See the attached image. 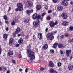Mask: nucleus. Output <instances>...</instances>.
I'll list each match as a JSON object with an SVG mask.
<instances>
[{"mask_svg":"<svg viewBox=\"0 0 73 73\" xmlns=\"http://www.w3.org/2000/svg\"><path fill=\"white\" fill-rule=\"evenodd\" d=\"M27 51L28 53L27 57L29 58H30V60L31 61H32L35 57L34 55V53L29 49H27Z\"/></svg>","mask_w":73,"mask_h":73,"instance_id":"obj_1","label":"nucleus"},{"mask_svg":"<svg viewBox=\"0 0 73 73\" xmlns=\"http://www.w3.org/2000/svg\"><path fill=\"white\" fill-rule=\"evenodd\" d=\"M57 32V31H55L54 32H51L50 33L48 34V36L47 37V40H52L54 39V36L53 35H55V33H56Z\"/></svg>","mask_w":73,"mask_h":73,"instance_id":"obj_2","label":"nucleus"},{"mask_svg":"<svg viewBox=\"0 0 73 73\" xmlns=\"http://www.w3.org/2000/svg\"><path fill=\"white\" fill-rule=\"evenodd\" d=\"M40 24V21H39V20L37 19L36 21V22H34L33 24V27L34 28H37V27Z\"/></svg>","mask_w":73,"mask_h":73,"instance_id":"obj_3","label":"nucleus"},{"mask_svg":"<svg viewBox=\"0 0 73 73\" xmlns=\"http://www.w3.org/2000/svg\"><path fill=\"white\" fill-rule=\"evenodd\" d=\"M17 7L19 8V11H22L23 9V4L21 3H18L17 5Z\"/></svg>","mask_w":73,"mask_h":73,"instance_id":"obj_4","label":"nucleus"},{"mask_svg":"<svg viewBox=\"0 0 73 73\" xmlns=\"http://www.w3.org/2000/svg\"><path fill=\"white\" fill-rule=\"evenodd\" d=\"M13 54V51L10 50L7 53L8 56H12Z\"/></svg>","mask_w":73,"mask_h":73,"instance_id":"obj_5","label":"nucleus"},{"mask_svg":"<svg viewBox=\"0 0 73 73\" xmlns=\"http://www.w3.org/2000/svg\"><path fill=\"white\" fill-rule=\"evenodd\" d=\"M61 16L64 19H66L68 17V15L65 13L62 14Z\"/></svg>","mask_w":73,"mask_h":73,"instance_id":"obj_6","label":"nucleus"},{"mask_svg":"<svg viewBox=\"0 0 73 73\" xmlns=\"http://www.w3.org/2000/svg\"><path fill=\"white\" fill-rule=\"evenodd\" d=\"M62 5H64V6H67L68 5V3L66 1L64 0L62 2Z\"/></svg>","mask_w":73,"mask_h":73,"instance_id":"obj_7","label":"nucleus"},{"mask_svg":"<svg viewBox=\"0 0 73 73\" xmlns=\"http://www.w3.org/2000/svg\"><path fill=\"white\" fill-rule=\"evenodd\" d=\"M66 54H67V56L69 57V54L71 53V50H66Z\"/></svg>","mask_w":73,"mask_h":73,"instance_id":"obj_8","label":"nucleus"},{"mask_svg":"<svg viewBox=\"0 0 73 73\" xmlns=\"http://www.w3.org/2000/svg\"><path fill=\"white\" fill-rule=\"evenodd\" d=\"M68 68L70 70H72L73 69V65L70 64L68 66Z\"/></svg>","mask_w":73,"mask_h":73,"instance_id":"obj_9","label":"nucleus"},{"mask_svg":"<svg viewBox=\"0 0 73 73\" xmlns=\"http://www.w3.org/2000/svg\"><path fill=\"white\" fill-rule=\"evenodd\" d=\"M33 11V9L28 10L26 11V12L28 15H30L31 13H32Z\"/></svg>","mask_w":73,"mask_h":73,"instance_id":"obj_10","label":"nucleus"},{"mask_svg":"<svg viewBox=\"0 0 73 73\" xmlns=\"http://www.w3.org/2000/svg\"><path fill=\"white\" fill-rule=\"evenodd\" d=\"M37 17V15L36 13L34 14L32 16V18L33 20H35Z\"/></svg>","mask_w":73,"mask_h":73,"instance_id":"obj_11","label":"nucleus"},{"mask_svg":"<svg viewBox=\"0 0 73 73\" xmlns=\"http://www.w3.org/2000/svg\"><path fill=\"white\" fill-rule=\"evenodd\" d=\"M20 31V27H18L16 29V31L15 32L16 34H18Z\"/></svg>","mask_w":73,"mask_h":73,"instance_id":"obj_12","label":"nucleus"},{"mask_svg":"<svg viewBox=\"0 0 73 73\" xmlns=\"http://www.w3.org/2000/svg\"><path fill=\"white\" fill-rule=\"evenodd\" d=\"M49 65L50 67H54V64L52 61H50L49 62Z\"/></svg>","mask_w":73,"mask_h":73,"instance_id":"obj_13","label":"nucleus"},{"mask_svg":"<svg viewBox=\"0 0 73 73\" xmlns=\"http://www.w3.org/2000/svg\"><path fill=\"white\" fill-rule=\"evenodd\" d=\"M62 25H63V26H67V25H69V22L66 21L63 22L62 23Z\"/></svg>","mask_w":73,"mask_h":73,"instance_id":"obj_14","label":"nucleus"},{"mask_svg":"<svg viewBox=\"0 0 73 73\" xmlns=\"http://www.w3.org/2000/svg\"><path fill=\"white\" fill-rule=\"evenodd\" d=\"M13 42V39L12 38H10L9 44V45H10V46L12 45V44Z\"/></svg>","mask_w":73,"mask_h":73,"instance_id":"obj_15","label":"nucleus"},{"mask_svg":"<svg viewBox=\"0 0 73 73\" xmlns=\"http://www.w3.org/2000/svg\"><path fill=\"white\" fill-rule=\"evenodd\" d=\"M38 37L39 38L40 40H41L42 38V35L41 33H39L38 35Z\"/></svg>","mask_w":73,"mask_h":73,"instance_id":"obj_16","label":"nucleus"},{"mask_svg":"<svg viewBox=\"0 0 73 73\" xmlns=\"http://www.w3.org/2000/svg\"><path fill=\"white\" fill-rule=\"evenodd\" d=\"M50 73H58V72L57 71H54V69H53V68H51L50 69Z\"/></svg>","mask_w":73,"mask_h":73,"instance_id":"obj_17","label":"nucleus"},{"mask_svg":"<svg viewBox=\"0 0 73 73\" xmlns=\"http://www.w3.org/2000/svg\"><path fill=\"white\" fill-rule=\"evenodd\" d=\"M50 24L51 28H53V27H54V25H55L54 24V23L53 21L50 22Z\"/></svg>","mask_w":73,"mask_h":73,"instance_id":"obj_18","label":"nucleus"},{"mask_svg":"<svg viewBox=\"0 0 73 73\" xmlns=\"http://www.w3.org/2000/svg\"><path fill=\"white\" fill-rule=\"evenodd\" d=\"M3 38L6 40L7 39V38H8V35L6 34H5L3 35Z\"/></svg>","mask_w":73,"mask_h":73,"instance_id":"obj_19","label":"nucleus"},{"mask_svg":"<svg viewBox=\"0 0 73 73\" xmlns=\"http://www.w3.org/2000/svg\"><path fill=\"white\" fill-rule=\"evenodd\" d=\"M48 48V45L47 44H45V45H44L43 46V49H47Z\"/></svg>","mask_w":73,"mask_h":73,"instance_id":"obj_20","label":"nucleus"},{"mask_svg":"<svg viewBox=\"0 0 73 73\" xmlns=\"http://www.w3.org/2000/svg\"><path fill=\"white\" fill-rule=\"evenodd\" d=\"M41 6L40 5H38L36 7V9L38 11H39V10H40L41 9Z\"/></svg>","mask_w":73,"mask_h":73,"instance_id":"obj_21","label":"nucleus"},{"mask_svg":"<svg viewBox=\"0 0 73 73\" xmlns=\"http://www.w3.org/2000/svg\"><path fill=\"white\" fill-rule=\"evenodd\" d=\"M32 3L30 1H28L27 3V7H29L31 5Z\"/></svg>","mask_w":73,"mask_h":73,"instance_id":"obj_22","label":"nucleus"},{"mask_svg":"<svg viewBox=\"0 0 73 73\" xmlns=\"http://www.w3.org/2000/svg\"><path fill=\"white\" fill-rule=\"evenodd\" d=\"M24 22L26 24H27V23H28V22H29V19L27 18H25L24 19Z\"/></svg>","mask_w":73,"mask_h":73,"instance_id":"obj_23","label":"nucleus"},{"mask_svg":"<svg viewBox=\"0 0 73 73\" xmlns=\"http://www.w3.org/2000/svg\"><path fill=\"white\" fill-rule=\"evenodd\" d=\"M57 9L58 11H62V10L63 9V8L62 7H58L57 8Z\"/></svg>","mask_w":73,"mask_h":73,"instance_id":"obj_24","label":"nucleus"},{"mask_svg":"<svg viewBox=\"0 0 73 73\" xmlns=\"http://www.w3.org/2000/svg\"><path fill=\"white\" fill-rule=\"evenodd\" d=\"M14 21L15 22V23H18L19 21L18 20V19L17 18H15L14 19Z\"/></svg>","mask_w":73,"mask_h":73,"instance_id":"obj_25","label":"nucleus"},{"mask_svg":"<svg viewBox=\"0 0 73 73\" xmlns=\"http://www.w3.org/2000/svg\"><path fill=\"white\" fill-rule=\"evenodd\" d=\"M63 46V44L62 43H59V44H58V47L59 48H62Z\"/></svg>","mask_w":73,"mask_h":73,"instance_id":"obj_26","label":"nucleus"},{"mask_svg":"<svg viewBox=\"0 0 73 73\" xmlns=\"http://www.w3.org/2000/svg\"><path fill=\"white\" fill-rule=\"evenodd\" d=\"M23 39L22 38H20L18 41V43L19 44H21V43H22V42H23Z\"/></svg>","mask_w":73,"mask_h":73,"instance_id":"obj_27","label":"nucleus"},{"mask_svg":"<svg viewBox=\"0 0 73 73\" xmlns=\"http://www.w3.org/2000/svg\"><path fill=\"white\" fill-rule=\"evenodd\" d=\"M57 45H58V44L57 43H55L53 45L54 48H57Z\"/></svg>","mask_w":73,"mask_h":73,"instance_id":"obj_28","label":"nucleus"},{"mask_svg":"<svg viewBox=\"0 0 73 73\" xmlns=\"http://www.w3.org/2000/svg\"><path fill=\"white\" fill-rule=\"evenodd\" d=\"M46 14L44 13H43L42 15V17L41 18V20H43V18H44V16H45V15Z\"/></svg>","mask_w":73,"mask_h":73,"instance_id":"obj_29","label":"nucleus"},{"mask_svg":"<svg viewBox=\"0 0 73 73\" xmlns=\"http://www.w3.org/2000/svg\"><path fill=\"white\" fill-rule=\"evenodd\" d=\"M50 50V53H52V54L54 53V51L52 49Z\"/></svg>","mask_w":73,"mask_h":73,"instance_id":"obj_30","label":"nucleus"},{"mask_svg":"<svg viewBox=\"0 0 73 73\" xmlns=\"http://www.w3.org/2000/svg\"><path fill=\"white\" fill-rule=\"evenodd\" d=\"M3 18L4 19H5V20H8V19H7V15H5L3 16Z\"/></svg>","mask_w":73,"mask_h":73,"instance_id":"obj_31","label":"nucleus"},{"mask_svg":"<svg viewBox=\"0 0 73 73\" xmlns=\"http://www.w3.org/2000/svg\"><path fill=\"white\" fill-rule=\"evenodd\" d=\"M51 19V17L50 16H48L46 18V19L47 20H50Z\"/></svg>","mask_w":73,"mask_h":73,"instance_id":"obj_32","label":"nucleus"},{"mask_svg":"<svg viewBox=\"0 0 73 73\" xmlns=\"http://www.w3.org/2000/svg\"><path fill=\"white\" fill-rule=\"evenodd\" d=\"M61 65H62L61 63L60 62H58L57 63V65L59 67L61 66Z\"/></svg>","mask_w":73,"mask_h":73,"instance_id":"obj_33","label":"nucleus"},{"mask_svg":"<svg viewBox=\"0 0 73 73\" xmlns=\"http://www.w3.org/2000/svg\"><path fill=\"white\" fill-rule=\"evenodd\" d=\"M29 37V36L28 35H27L26 36L25 38L26 39H28Z\"/></svg>","mask_w":73,"mask_h":73,"instance_id":"obj_34","label":"nucleus"},{"mask_svg":"<svg viewBox=\"0 0 73 73\" xmlns=\"http://www.w3.org/2000/svg\"><path fill=\"white\" fill-rule=\"evenodd\" d=\"M68 42L69 43H71V42H73V39H70L68 40Z\"/></svg>","mask_w":73,"mask_h":73,"instance_id":"obj_35","label":"nucleus"},{"mask_svg":"<svg viewBox=\"0 0 73 73\" xmlns=\"http://www.w3.org/2000/svg\"><path fill=\"white\" fill-rule=\"evenodd\" d=\"M73 30V27H71L70 28V29H69L70 31H72Z\"/></svg>","mask_w":73,"mask_h":73,"instance_id":"obj_36","label":"nucleus"},{"mask_svg":"<svg viewBox=\"0 0 73 73\" xmlns=\"http://www.w3.org/2000/svg\"><path fill=\"white\" fill-rule=\"evenodd\" d=\"M44 8H45V9H46V10H48V6L47 5L45 6Z\"/></svg>","mask_w":73,"mask_h":73,"instance_id":"obj_37","label":"nucleus"},{"mask_svg":"<svg viewBox=\"0 0 73 73\" xmlns=\"http://www.w3.org/2000/svg\"><path fill=\"white\" fill-rule=\"evenodd\" d=\"M40 69L41 70H42V71H43V70H45V69L44 68H43L42 67H41L40 68Z\"/></svg>","mask_w":73,"mask_h":73,"instance_id":"obj_38","label":"nucleus"},{"mask_svg":"<svg viewBox=\"0 0 73 73\" xmlns=\"http://www.w3.org/2000/svg\"><path fill=\"white\" fill-rule=\"evenodd\" d=\"M37 18L38 19H41V18H42V17H41V16L38 15V16H37Z\"/></svg>","mask_w":73,"mask_h":73,"instance_id":"obj_39","label":"nucleus"},{"mask_svg":"<svg viewBox=\"0 0 73 73\" xmlns=\"http://www.w3.org/2000/svg\"><path fill=\"white\" fill-rule=\"evenodd\" d=\"M15 22H14V21H13L11 23V25H14L15 24Z\"/></svg>","mask_w":73,"mask_h":73,"instance_id":"obj_40","label":"nucleus"},{"mask_svg":"<svg viewBox=\"0 0 73 73\" xmlns=\"http://www.w3.org/2000/svg\"><path fill=\"white\" fill-rule=\"evenodd\" d=\"M58 0H53V1L54 3H56L57 2Z\"/></svg>","mask_w":73,"mask_h":73,"instance_id":"obj_41","label":"nucleus"},{"mask_svg":"<svg viewBox=\"0 0 73 73\" xmlns=\"http://www.w3.org/2000/svg\"><path fill=\"white\" fill-rule=\"evenodd\" d=\"M12 62L13 64H15L16 63V61L15 60H12Z\"/></svg>","mask_w":73,"mask_h":73,"instance_id":"obj_42","label":"nucleus"},{"mask_svg":"<svg viewBox=\"0 0 73 73\" xmlns=\"http://www.w3.org/2000/svg\"><path fill=\"white\" fill-rule=\"evenodd\" d=\"M65 36L66 37H68L69 35L67 33H66L65 34Z\"/></svg>","mask_w":73,"mask_h":73,"instance_id":"obj_43","label":"nucleus"},{"mask_svg":"<svg viewBox=\"0 0 73 73\" xmlns=\"http://www.w3.org/2000/svg\"><path fill=\"white\" fill-rule=\"evenodd\" d=\"M19 58H21V57H22V56H21V54H19Z\"/></svg>","mask_w":73,"mask_h":73,"instance_id":"obj_44","label":"nucleus"},{"mask_svg":"<svg viewBox=\"0 0 73 73\" xmlns=\"http://www.w3.org/2000/svg\"><path fill=\"white\" fill-rule=\"evenodd\" d=\"M11 10V7H9V9L8 10V12H9V11H10Z\"/></svg>","mask_w":73,"mask_h":73,"instance_id":"obj_45","label":"nucleus"},{"mask_svg":"<svg viewBox=\"0 0 73 73\" xmlns=\"http://www.w3.org/2000/svg\"><path fill=\"white\" fill-rule=\"evenodd\" d=\"M5 23H6V24H7V25H8V24H9V22H8V21H5Z\"/></svg>","mask_w":73,"mask_h":73,"instance_id":"obj_46","label":"nucleus"},{"mask_svg":"<svg viewBox=\"0 0 73 73\" xmlns=\"http://www.w3.org/2000/svg\"><path fill=\"white\" fill-rule=\"evenodd\" d=\"M31 48V46H30V45H29L28 46H27V49H30Z\"/></svg>","mask_w":73,"mask_h":73,"instance_id":"obj_47","label":"nucleus"},{"mask_svg":"<svg viewBox=\"0 0 73 73\" xmlns=\"http://www.w3.org/2000/svg\"><path fill=\"white\" fill-rule=\"evenodd\" d=\"M48 28H46L45 29V31L46 32H47V31H48Z\"/></svg>","mask_w":73,"mask_h":73,"instance_id":"obj_48","label":"nucleus"},{"mask_svg":"<svg viewBox=\"0 0 73 73\" xmlns=\"http://www.w3.org/2000/svg\"><path fill=\"white\" fill-rule=\"evenodd\" d=\"M64 35H63L60 37V38H61V39H62V38H64Z\"/></svg>","mask_w":73,"mask_h":73,"instance_id":"obj_49","label":"nucleus"},{"mask_svg":"<svg viewBox=\"0 0 73 73\" xmlns=\"http://www.w3.org/2000/svg\"><path fill=\"white\" fill-rule=\"evenodd\" d=\"M24 33H22L21 34V35L22 36H24Z\"/></svg>","mask_w":73,"mask_h":73,"instance_id":"obj_50","label":"nucleus"},{"mask_svg":"<svg viewBox=\"0 0 73 73\" xmlns=\"http://www.w3.org/2000/svg\"><path fill=\"white\" fill-rule=\"evenodd\" d=\"M18 10H19V8H17L15 9L16 12H17L18 11Z\"/></svg>","mask_w":73,"mask_h":73,"instance_id":"obj_51","label":"nucleus"},{"mask_svg":"<svg viewBox=\"0 0 73 73\" xmlns=\"http://www.w3.org/2000/svg\"><path fill=\"white\" fill-rule=\"evenodd\" d=\"M3 69H4V70L5 71L7 70L6 69V67H3Z\"/></svg>","mask_w":73,"mask_h":73,"instance_id":"obj_52","label":"nucleus"},{"mask_svg":"<svg viewBox=\"0 0 73 73\" xmlns=\"http://www.w3.org/2000/svg\"><path fill=\"white\" fill-rule=\"evenodd\" d=\"M28 68H26L25 70V72H26L27 73L28 72Z\"/></svg>","mask_w":73,"mask_h":73,"instance_id":"obj_53","label":"nucleus"},{"mask_svg":"<svg viewBox=\"0 0 73 73\" xmlns=\"http://www.w3.org/2000/svg\"><path fill=\"white\" fill-rule=\"evenodd\" d=\"M58 24V23L57 22V21H56L54 23L55 25H57Z\"/></svg>","mask_w":73,"mask_h":73,"instance_id":"obj_54","label":"nucleus"},{"mask_svg":"<svg viewBox=\"0 0 73 73\" xmlns=\"http://www.w3.org/2000/svg\"><path fill=\"white\" fill-rule=\"evenodd\" d=\"M53 16H56L57 15V14H56V13H54L53 14Z\"/></svg>","mask_w":73,"mask_h":73,"instance_id":"obj_55","label":"nucleus"},{"mask_svg":"<svg viewBox=\"0 0 73 73\" xmlns=\"http://www.w3.org/2000/svg\"><path fill=\"white\" fill-rule=\"evenodd\" d=\"M19 45H20L19 44H17L16 45V47H18V46H19Z\"/></svg>","mask_w":73,"mask_h":73,"instance_id":"obj_56","label":"nucleus"},{"mask_svg":"<svg viewBox=\"0 0 73 73\" xmlns=\"http://www.w3.org/2000/svg\"><path fill=\"white\" fill-rule=\"evenodd\" d=\"M33 39H36V36H35L34 35L33 36Z\"/></svg>","mask_w":73,"mask_h":73,"instance_id":"obj_57","label":"nucleus"},{"mask_svg":"<svg viewBox=\"0 0 73 73\" xmlns=\"http://www.w3.org/2000/svg\"><path fill=\"white\" fill-rule=\"evenodd\" d=\"M60 54H63V51H62L61 50H60Z\"/></svg>","mask_w":73,"mask_h":73,"instance_id":"obj_58","label":"nucleus"},{"mask_svg":"<svg viewBox=\"0 0 73 73\" xmlns=\"http://www.w3.org/2000/svg\"><path fill=\"white\" fill-rule=\"evenodd\" d=\"M19 71H20V72H22V71H23V69L20 68L19 69Z\"/></svg>","mask_w":73,"mask_h":73,"instance_id":"obj_59","label":"nucleus"},{"mask_svg":"<svg viewBox=\"0 0 73 73\" xmlns=\"http://www.w3.org/2000/svg\"><path fill=\"white\" fill-rule=\"evenodd\" d=\"M51 12H52V11L51 10H49L48 11V13H51Z\"/></svg>","mask_w":73,"mask_h":73,"instance_id":"obj_60","label":"nucleus"},{"mask_svg":"<svg viewBox=\"0 0 73 73\" xmlns=\"http://www.w3.org/2000/svg\"><path fill=\"white\" fill-rule=\"evenodd\" d=\"M9 29H8V28L7 27L6 28V30L7 31H8L9 30Z\"/></svg>","mask_w":73,"mask_h":73,"instance_id":"obj_61","label":"nucleus"},{"mask_svg":"<svg viewBox=\"0 0 73 73\" xmlns=\"http://www.w3.org/2000/svg\"><path fill=\"white\" fill-rule=\"evenodd\" d=\"M59 71H61V70H62V69L61 68H59Z\"/></svg>","mask_w":73,"mask_h":73,"instance_id":"obj_62","label":"nucleus"},{"mask_svg":"<svg viewBox=\"0 0 73 73\" xmlns=\"http://www.w3.org/2000/svg\"><path fill=\"white\" fill-rule=\"evenodd\" d=\"M70 4H71V5H72V4H73V2L72 1L70 2Z\"/></svg>","mask_w":73,"mask_h":73,"instance_id":"obj_63","label":"nucleus"},{"mask_svg":"<svg viewBox=\"0 0 73 73\" xmlns=\"http://www.w3.org/2000/svg\"><path fill=\"white\" fill-rule=\"evenodd\" d=\"M10 73V71H9V70H8L6 72V73Z\"/></svg>","mask_w":73,"mask_h":73,"instance_id":"obj_64","label":"nucleus"}]
</instances>
